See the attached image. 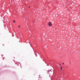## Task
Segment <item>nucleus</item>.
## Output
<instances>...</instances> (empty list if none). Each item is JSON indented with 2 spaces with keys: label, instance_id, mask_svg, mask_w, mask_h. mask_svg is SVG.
<instances>
[{
  "label": "nucleus",
  "instance_id": "obj_1",
  "mask_svg": "<svg viewBox=\"0 0 80 80\" xmlns=\"http://www.w3.org/2000/svg\"><path fill=\"white\" fill-rule=\"evenodd\" d=\"M48 72H49V74H52H52H53V72H52V70H48Z\"/></svg>",
  "mask_w": 80,
  "mask_h": 80
},
{
  "label": "nucleus",
  "instance_id": "obj_2",
  "mask_svg": "<svg viewBox=\"0 0 80 80\" xmlns=\"http://www.w3.org/2000/svg\"><path fill=\"white\" fill-rule=\"evenodd\" d=\"M48 25L49 26H52V23H51V22H49V23L48 24Z\"/></svg>",
  "mask_w": 80,
  "mask_h": 80
},
{
  "label": "nucleus",
  "instance_id": "obj_3",
  "mask_svg": "<svg viewBox=\"0 0 80 80\" xmlns=\"http://www.w3.org/2000/svg\"><path fill=\"white\" fill-rule=\"evenodd\" d=\"M13 23H15V20L13 21Z\"/></svg>",
  "mask_w": 80,
  "mask_h": 80
},
{
  "label": "nucleus",
  "instance_id": "obj_4",
  "mask_svg": "<svg viewBox=\"0 0 80 80\" xmlns=\"http://www.w3.org/2000/svg\"><path fill=\"white\" fill-rule=\"evenodd\" d=\"M61 70H62V67H61Z\"/></svg>",
  "mask_w": 80,
  "mask_h": 80
},
{
  "label": "nucleus",
  "instance_id": "obj_5",
  "mask_svg": "<svg viewBox=\"0 0 80 80\" xmlns=\"http://www.w3.org/2000/svg\"><path fill=\"white\" fill-rule=\"evenodd\" d=\"M20 25H19V26H18V28H20Z\"/></svg>",
  "mask_w": 80,
  "mask_h": 80
},
{
  "label": "nucleus",
  "instance_id": "obj_6",
  "mask_svg": "<svg viewBox=\"0 0 80 80\" xmlns=\"http://www.w3.org/2000/svg\"><path fill=\"white\" fill-rule=\"evenodd\" d=\"M35 55L36 57H37V54H35Z\"/></svg>",
  "mask_w": 80,
  "mask_h": 80
},
{
  "label": "nucleus",
  "instance_id": "obj_7",
  "mask_svg": "<svg viewBox=\"0 0 80 80\" xmlns=\"http://www.w3.org/2000/svg\"><path fill=\"white\" fill-rule=\"evenodd\" d=\"M62 64H63V65H65V63H64V62L62 63Z\"/></svg>",
  "mask_w": 80,
  "mask_h": 80
},
{
  "label": "nucleus",
  "instance_id": "obj_8",
  "mask_svg": "<svg viewBox=\"0 0 80 80\" xmlns=\"http://www.w3.org/2000/svg\"><path fill=\"white\" fill-rule=\"evenodd\" d=\"M30 6H29V7H28V8H30Z\"/></svg>",
  "mask_w": 80,
  "mask_h": 80
}]
</instances>
